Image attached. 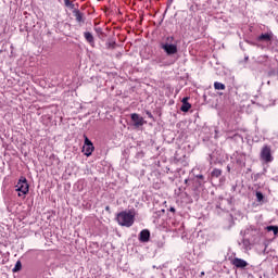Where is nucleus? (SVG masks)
<instances>
[{"label":"nucleus","mask_w":278,"mask_h":278,"mask_svg":"<svg viewBox=\"0 0 278 278\" xmlns=\"http://www.w3.org/2000/svg\"><path fill=\"white\" fill-rule=\"evenodd\" d=\"M220 175H223V170H220V169H213V172H212V176L213 177H220Z\"/></svg>","instance_id":"obj_15"},{"label":"nucleus","mask_w":278,"mask_h":278,"mask_svg":"<svg viewBox=\"0 0 278 278\" xmlns=\"http://www.w3.org/2000/svg\"><path fill=\"white\" fill-rule=\"evenodd\" d=\"M190 108H192V104L188 102V103L182 104L180 110H181V112H189Z\"/></svg>","instance_id":"obj_10"},{"label":"nucleus","mask_w":278,"mask_h":278,"mask_svg":"<svg viewBox=\"0 0 278 278\" xmlns=\"http://www.w3.org/2000/svg\"><path fill=\"white\" fill-rule=\"evenodd\" d=\"M94 151V146L92 144V141H90V139H88L85 136V143L83 147V153H85V155L87 157H90V155H92V152Z\"/></svg>","instance_id":"obj_4"},{"label":"nucleus","mask_w":278,"mask_h":278,"mask_svg":"<svg viewBox=\"0 0 278 278\" xmlns=\"http://www.w3.org/2000/svg\"><path fill=\"white\" fill-rule=\"evenodd\" d=\"M173 3V0H169Z\"/></svg>","instance_id":"obj_23"},{"label":"nucleus","mask_w":278,"mask_h":278,"mask_svg":"<svg viewBox=\"0 0 278 278\" xmlns=\"http://www.w3.org/2000/svg\"><path fill=\"white\" fill-rule=\"evenodd\" d=\"M258 40H270V35L268 34H263L258 37Z\"/></svg>","instance_id":"obj_16"},{"label":"nucleus","mask_w":278,"mask_h":278,"mask_svg":"<svg viewBox=\"0 0 278 278\" xmlns=\"http://www.w3.org/2000/svg\"><path fill=\"white\" fill-rule=\"evenodd\" d=\"M267 231H273L274 236H277L278 227L277 226H267Z\"/></svg>","instance_id":"obj_14"},{"label":"nucleus","mask_w":278,"mask_h":278,"mask_svg":"<svg viewBox=\"0 0 278 278\" xmlns=\"http://www.w3.org/2000/svg\"><path fill=\"white\" fill-rule=\"evenodd\" d=\"M256 199L257 201H264V194L262 192H256Z\"/></svg>","instance_id":"obj_17"},{"label":"nucleus","mask_w":278,"mask_h":278,"mask_svg":"<svg viewBox=\"0 0 278 278\" xmlns=\"http://www.w3.org/2000/svg\"><path fill=\"white\" fill-rule=\"evenodd\" d=\"M200 179H203V176H199Z\"/></svg>","instance_id":"obj_21"},{"label":"nucleus","mask_w":278,"mask_h":278,"mask_svg":"<svg viewBox=\"0 0 278 278\" xmlns=\"http://www.w3.org/2000/svg\"><path fill=\"white\" fill-rule=\"evenodd\" d=\"M214 88L215 90H225V84L216 81L214 83Z\"/></svg>","instance_id":"obj_11"},{"label":"nucleus","mask_w":278,"mask_h":278,"mask_svg":"<svg viewBox=\"0 0 278 278\" xmlns=\"http://www.w3.org/2000/svg\"><path fill=\"white\" fill-rule=\"evenodd\" d=\"M22 268H23V264L21 263V261H17L13 268V273H18V270H21Z\"/></svg>","instance_id":"obj_12"},{"label":"nucleus","mask_w":278,"mask_h":278,"mask_svg":"<svg viewBox=\"0 0 278 278\" xmlns=\"http://www.w3.org/2000/svg\"><path fill=\"white\" fill-rule=\"evenodd\" d=\"M169 212H175V207H170V208H169Z\"/></svg>","instance_id":"obj_20"},{"label":"nucleus","mask_w":278,"mask_h":278,"mask_svg":"<svg viewBox=\"0 0 278 278\" xmlns=\"http://www.w3.org/2000/svg\"><path fill=\"white\" fill-rule=\"evenodd\" d=\"M162 49L167 53V55H175V53H177V45L163 43Z\"/></svg>","instance_id":"obj_5"},{"label":"nucleus","mask_w":278,"mask_h":278,"mask_svg":"<svg viewBox=\"0 0 278 278\" xmlns=\"http://www.w3.org/2000/svg\"><path fill=\"white\" fill-rule=\"evenodd\" d=\"M84 36H85L86 40L90 42V45H92V42H94V37L92 36L91 33L87 31L84 34Z\"/></svg>","instance_id":"obj_9"},{"label":"nucleus","mask_w":278,"mask_h":278,"mask_svg":"<svg viewBox=\"0 0 278 278\" xmlns=\"http://www.w3.org/2000/svg\"><path fill=\"white\" fill-rule=\"evenodd\" d=\"M201 275H205V271H202Z\"/></svg>","instance_id":"obj_22"},{"label":"nucleus","mask_w":278,"mask_h":278,"mask_svg":"<svg viewBox=\"0 0 278 278\" xmlns=\"http://www.w3.org/2000/svg\"><path fill=\"white\" fill-rule=\"evenodd\" d=\"M75 18L78 23H81L84 21L83 15L79 11H75Z\"/></svg>","instance_id":"obj_13"},{"label":"nucleus","mask_w":278,"mask_h":278,"mask_svg":"<svg viewBox=\"0 0 278 278\" xmlns=\"http://www.w3.org/2000/svg\"><path fill=\"white\" fill-rule=\"evenodd\" d=\"M188 99H190V98H189V97L184 98V99H182V104L188 103Z\"/></svg>","instance_id":"obj_19"},{"label":"nucleus","mask_w":278,"mask_h":278,"mask_svg":"<svg viewBox=\"0 0 278 278\" xmlns=\"http://www.w3.org/2000/svg\"><path fill=\"white\" fill-rule=\"evenodd\" d=\"M135 218L136 215L132 211H123L116 216V220L121 227H131L134 225Z\"/></svg>","instance_id":"obj_1"},{"label":"nucleus","mask_w":278,"mask_h":278,"mask_svg":"<svg viewBox=\"0 0 278 278\" xmlns=\"http://www.w3.org/2000/svg\"><path fill=\"white\" fill-rule=\"evenodd\" d=\"M131 121L135 123V127H142L144 125V118L136 113L131 114Z\"/></svg>","instance_id":"obj_6"},{"label":"nucleus","mask_w":278,"mask_h":278,"mask_svg":"<svg viewBox=\"0 0 278 278\" xmlns=\"http://www.w3.org/2000/svg\"><path fill=\"white\" fill-rule=\"evenodd\" d=\"M149 238H151V232L148 229H144L139 235L140 242H149Z\"/></svg>","instance_id":"obj_8"},{"label":"nucleus","mask_w":278,"mask_h":278,"mask_svg":"<svg viewBox=\"0 0 278 278\" xmlns=\"http://www.w3.org/2000/svg\"><path fill=\"white\" fill-rule=\"evenodd\" d=\"M261 160H263V162H266V164L273 162L274 157L273 154L270 152V147L268 146H264L261 150Z\"/></svg>","instance_id":"obj_3"},{"label":"nucleus","mask_w":278,"mask_h":278,"mask_svg":"<svg viewBox=\"0 0 278 278\" xmlns=\"http://www.w3.org/2000/svg\"><path fill=\"white\" fill-rule=\"evenodd\" d=\"M15 190L18 197H25L29 192V184H27V178L21 177L15 186Z\"/></svg>","instance_id":"obj_2"},{"label":"nucleus","mask_w":278,"mask_h":278,"mask_svg":"<svg viewBox=\"0 0 278 278\" xmlns=\"http://www.w3.org/2000/svg\"><path fill=\"white\" fill-rule=\"evenodd\" d=\"M64 3L68 8L71 5V0H64Z\"/></svg>","instance_id":"obj_18"},{"label":"nucleus","mask_w":278,"mask_h":278,"mask_svg":"<svg viewBox=\"0 0 278 278\" xmlns=\"http://www.w3.org/2000/svg\"><path fill=\"white\" fill-rule=\"evenodd\" d=\"M232 264L236 266V268H247V266H249V263L242 258H235Z\"/></svg>","instance_id":"obj_7"}]
</instances>
